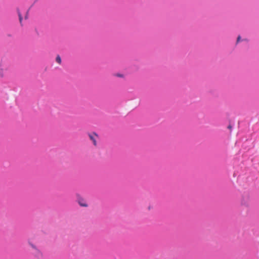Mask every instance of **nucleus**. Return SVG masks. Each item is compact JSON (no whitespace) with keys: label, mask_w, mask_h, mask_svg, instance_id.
<instances>
[{"label":"nucleus","mask_w":259,"mask_h":259,"mask_svg":"<svg viewBox=\"0 0 259 259\" xmlns=\"http://www.w3.org/2000/svg\"><path fill=\"white\" fill-rule=\"evenodd\" d=\"M240 38H241L240 36H238V37H237V42H239V41L240 40Z\"/></svg>","instance_id":"obj_6"},{"label":"nucleus","mask_w":259,"mask_h":259,"mask_svg":"<svg viewBox=\"0 0 259 259\" xmlns=\"http://www.w3.org/2000/svg\"><path fill=\"white\" fill-rule=\"evenodd\" d=\"M18 16H19L20 22V23H21L22 20V16L20 11L18 10Z\"/></svg>","instance_id":"obj_5"},{"label":"nucleus","mask_w":259,"mask_h":259,"mask_svg":"<svg viewBox=\"0 0 259 259\" xmlns=\"http://www.w3.org/2000/svg\"><path fill=\"white\" fill-rule=\"evenodd\" d=\"M228 128L230 130H231L232 128V126L231 125H229L228 126Z\"/></svg>","instance_id":"obj_8"},{"label":"nucleus","mask_w":259,"mask_h":259,"mask_svg":"<svg viewBox=\"0 0 259 259\" xmlns=\"http://www.w3.org/2000/svg\"><path fill=\"white\" fill-rule=\"evenodd\" d=\"M89 136L90 140L92 141L93 144L95 146H97L96 139L98 137V135L95 133H93V134H89Z\"/></svg>","instance_id":"obj_1"},{"label":"nucleus","mask_w":259,"mask_h":259,"mask_svg":"<svg viewBox=\"0 0 259 259\" xmlns=\"http://www.w3.org/2000/svg\"><path fill=\"white\" fill-rule=\"evenodd\" d=\"M4 76V71L2 68V65L1 63H0V77H2Z\"/></svg>","instance_id":"obj_3"},{"label":"nucleus","mask_w":259,"mask_h":259,"mask_svg":"<svg viewBox=\"0 0 259 259\" xmlns=\"http://www.w3.org/2000/svg\"><path fill=\"white\" fill-rule=\"evenodd\" d=\"M77 202L81 206H83V207L88 206V205L85 203L84 200L79 196H78Z\"/></svg>","instance_id":"obj_2"},{"label":"nucleus","mask_w":259,"mask_h":259,"mask_svg":"<svg viewBox=\"0 0 259 259\" xmlns=\"http://www.w3.org/2000/svg\"><path fill=\"white\" fill-rule=\"evenodd\" d=\"M117 76H118V77H123V75H121V74H117Z\"/></svg>","instance_id":"obj_7"},{"label":"nucleus","mask_w":259,"mask_h":259,"mask_svg":"<svg viewBox=\"0 0 259 259\" xmlns=\"http://www.w3.org/2000/svg\"><path fill=\"white\" fill-rule=\"evenodd\" d=\"M30 244L31 245V246H32V248H35V246L34 245H33V244H31L30 243Z\"/></svg>","instance_id":"obj_9"},{"label":"nucleus","mask_w":259,"mask_h":259,"mask_svg":"<svg viewBox=\"0 0 259 259\" xmlns=\"http://www.w3.org/2000/svg\"><path fill=\"white\" fill-rule=\"evenodd\" d=\"M56 62L59 64H61V58L59 55H57L56 58Z\"/></svg>","instance_id":"obj_4"}]
</instances>
